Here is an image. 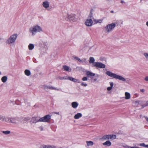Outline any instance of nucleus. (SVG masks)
Wrapping results in <instances>:
<instances>
[{
	"mask_svg": "<svg viewBox=\"0 0 148 148\" xmlns=\"http://www.w3.org/2000/svg\"><path fill=\"white\" fill-rule=\"evenodd\" d=\"M42 31V27L38 25H36L30 27L29 32L33 36L36 34L37 32H40Z\"/></svg>",
	"mask_w": 148,
	"mask_h": 148,
	"instance_id": "obj_1",
	"label": "nucleus"
},
{
	"mask_svg": "<svg viewBox=\"0 0 148 148\" xmlns=\"http://www.w3.org/2000/svg\"><path fill=\"white\" fill-rule=\"evenodd\" d=\"M106 74L110 77H113L114 78L123 81H126L125 79L122 76L116 75V74L113 73L110 71H107L106 72Z\"/></svg>",
	"mask_w": 148,
	"mask_h": 148,
	"instance_id": "obj_2",
	"label": "nucleus"
},
{
	"mask_svg": "<svg viewBox=\"0 0 148 148\" xmlns=\"http://www.w3.org/2000/svg\"><path fill=\"white\" fill-rule=\"evenodd\" d=\"M17 37L16 34H14L10 36L6 41V43L8 44L11 45L14 44Z\"/></svg>",
	"mask_w": 148,
	"mask_h": 148,
	"instance_id": "obj_3",
	"label": "nucleus"
},
{
	"mask_svg": "<svg viewBox=\"0 0 148 148\" xmlns=\"http://www.w3.org/2000/svg\"><path fill=\"white\" fill-rule=\"evenodd\" d=\"M116 26V24L112 23L108 24L105 27V32L107 33H109Z\"/></svg>",
	"mask_w": 148,
	"mask_h": 148,
	"instance_id": "obj_4",
	"label": "nucleus"
},
{
	"mask_svg": "<svg viewBox=\"0 0 148 148\" xmlns=\"http://www.w3.org/2000/svg\"><path fill=\"white\" fill-rule=\"evenodd\" d=\"M7 121H8V123L16 124L19 121V119L17 117H8L7 118Z\"/></svg>",
	"mask_w": 148,
	"mask_h": 148,
	"instance_id": "obj_5",
	"label": "nucleus"
},
{
	"mask_svg": "<svg viewBox=\"0 0 148 148\" xmlns=\"http://www.w3.org/2000/svg\"><path fill=\"white\" fill-rule=\"evenodd\" d=\"M51 118V117L50 115H47L40 119L39 121L40 122H48L50 121Z\"/></svg>",
	"mask_w": 148,
	"mask_h": 148,
	"instance_id": "obj_6",
	"label": "nucleus"
},
{
	"mask_svg": "<svg viewBox=\"0 0 148 148\" xmlns=\"http://www.w3.org/2000/svg\"><path fill=\"white\" fill-rule=\"evenodd\" d=\"M93 66L97 68H104L106 67L105 64L99 62H95L93 63Z\"/></svg>",
	"mask_w": 148,
	"mask_h": 148,
	"instance_id": "obj_7",
	"label": "nucleus"
},
{
	"mask_svg": "<svg viewBox=\"0 0 148 148\" xmlns=\"http://www.w3.org/2000/svg\"><path fill=\"white\" fill-rule=\"evenodd\" d=\"M67 18L70 21H77V18L74 14L68 15Z\"/></svg>",
	"mask_w": 148,
	"mask_h": 148,
	"instance_id": "obj_8",
	"label": "nucleus"
},
{
	"mask_svg": "<svg viewBox=\"0 0 148 148\" xmlns=\"http://www.w3.org/2000/svg\"><path fill=\"white\" fill-rule=\"evenodd\" d=\"M73 58L74 59L78 60L82 63H87V60L86 58H84L82 59V60H81L77 56H73Z\"/></svg>",
	"mask_w": 148,
	"mask_h": 148,
	"instance_id": "obj_9",
	"label": "nucleus"
},
{
	"mask_svg": "<svg viewBox=\"0 0 148 148\" xmlns=\"http://www.w3.org/2000/svg\"><path fill=\"white\" fill-rule=\"evenodd\" d=\"M43 88L45 89H50V90H59V89H57L56 88L53 87L51 86H48L45 85L43 86Z\"/></svg>",
	"mask_w": 148,
	"mask_h": 148,
	"instance_id": "obj_10",
	"label": "nucleus"
},
{
	"mask_svg": "<svg viewBox=\"0 0 148 148\" xmlns=\"http://www.w3.org/2000/svg\"><path fill=\"white\" fill-rule=\"evenodd\" d=\"M93 21L92 20L90 19L86 20L85 22V25L88 26H92V24Z\"/></svg>",
	"mask_w": 148,
	"mask_h": 148,
	"instance_id": "obj_11",
	"label": "nucleus"
},
{
	"mask_svg": "<svg viewBox=\"0 0 148 148\" xmlns=\"http://www.w3.org/2000/svg\"><path fill=\"white\" fill-rule=\"evenodd\" d=\"M68 79L71 81L74 82H76L77 83H80V82L79 80L78 79L73 78L72 77H68Z\"/></svg>",
	"mask_w": 148,
	"mask_h": 148,
	"instance_id": "obj_12",
	"label": "nucleus"
},
{
	"mask_svg": "<svg viewBox=\"0 0 148 148\" xmlns=\"http://www.w3.org/2000/svg\"><path fill=\"white\" fill-rule=\"evenodd\" d=\"M86 75L88 77H91L92 76H95V73H92V72L89 71H87L86 72Z\"/></svg>",
	"mask_w": 148,
	"mask_h": 148,
	"instance_id": "obj_13",
	"label": "nucleus"
},
{
	"mask_svg": "<svg viewBox=\"0 0 148 148\" xmlns=\"http://www.w3.org/2000/svg\"><path fill=\"white\" fill-rule=\"evenodd\" d=\"M108 139H109L108 135H105L99 139L100 140L102 141H104Z\"/></svg>",
	"mask_w": 148,
	"mask_h": 148,
	"instance_id": "obj_14",
	"label": "nucleus"
},
{
	"mask_svg": "<svg viewBox=\"0 0 148 148\" xmlns=\"http://www.w3.org/2000/svg\"><path fill=\"white\" fill-rule=\"evenodd\" d=\"M42 5L44 8H47L49 6V2L47 1H45L43 2Z\"/></svg>",
	"mask_w": 148,
	"mask_h": 148,
	"instance_id": "obj_15",
	"label": "nucleus"
},
{
	"mask_svg": "<svg viewBox=\"0 0 148 148\" xmlns=\"http://www.w3.org/2000/svg\"><path fill=\"white\" fill-rule=\"evenodd\" d=\"M86 142L87 145L86 146V147H88L89 146H92L94 144L93 142L91 141H86Z\"/></svg>",
	"mask_w": 148,
	"mask_h": 148,
	"instance_id": "obj_16",
	"label": "nucleus"
},
{
	"mask_svg": "<svg viewBox=\"0 0 148 148\" xmlns=\"http://www.w3.org/2000/svg\"><path fill=\"white\" fill-rule=\"evenodd\" d=\"M103 145L107 146H110L111 145V143L109 140H107L103 143Z\"/></svg>",
	"mask_w": 148,
	"mask_h": 148,
	"instance_id": "obj_17",
	"label": "nucleus"
},
{
	"mask_svg": "<svg viewBox=\"0 0 148 148\" xmlns=\"http://www.w3.org/2000/svg\"><path fill=\"white\" fill-rule=\"evenodd\" d=\"M82 116V114L81 113H77V114H75L74 117L75 119H78L80 118Z\"/></svg>",
	"mask_w": 148,
	"mask_h": 148,
	"instance_id": "obj_18",
	"label": "nucleus"
},
{
	"mask_svg": "<svg viewBox=\"0 0 148 148\" xmlns=\"http://www.w3.org/2000/svg\"><path fill=\"white\" fill-rule=\"evenodd\" d=\"M72 107L73 108H76L78 105V103L76 102H73L71 104Z\"/></svg>",
	"mask_w": 148,
	"mask_h": 148,
	"instance_id": "obj_19",
	"label": "nucleus"
},
{
	"mask_svg": "<svg viewBox=\"0 0 148 148\" xmlns=\"http://www.w3.org/2000/svg\"><path fill=\"white\" fill-rule=\"evenodd\" d=\"M125 99H129L130 98V94L128 92H125Z\"/></svg>",
	"mask_w": 148,
	"mask_h": 148,
	"instance_id": "obj_20",
	"label": "nucleus"
},
{
	"mask_svg": "<svg viewBox=\"0 0 148 148\" xmlns=\"http://www.w3.org/2000/svg\"><path fill=\"white\" fill-rule=\"evenodd\" d=\"M0 120L2 121H5L6 122H8L7 121V118H6L5 116L0 115Z\"/></svg>",
	"mask_w": 148,
	"mask_h": 148,
	"instance_id": "obj_21",
	"label": "nucleus"
},
{
	"mask_svg": "<svg viewBox=\"0 0 148 148\" xmlns=\"http://www.w3.org/2000/svg\"><path fill=\"white\" fill-rule=\"evenodd\" d=\"M63 69L64 71H71V69H69V67L66 65H64L63 66Z\"/></svg>",
	"mask_w": 148,
	"mask_h": 148,
	"instance_id": "obj_22",
	"label": "nucleus"
},
{
	"mask_svg": "<svg viewBox=\"0 0 148 148\" xmlns=\"http://www.w3.org/2000/svg\"><path fill=\"white\" fill-rule=\"evenodd\" d=\"M95 60L94 58L92 57H90L89 58V62L90 64H92V65L93 66V63H95L94 62Z\"/></svg>",
	"mask_w": 148,
	"mask_h": 148,
	"instance_id": "obj_23",
	"label": "nucleus"
},
{
	"mask_svg": "<svg viewBox=\"0 0 148 148\" xmlns=\"http://www.w3.org/2000/svg\"><path fill=\"white\" fill-rule=\"evenodd\" d=\"M116 136L114 135H108L109 139L114 140L116 138Z\"/></svg>",
	"mask_w": 148,
	"mask_h": 148,
	"instance_id": "obj_24",
	"label": "nucleus"
},
{
	"mask_svg": "<svg viewBox=\"0 0 148 148\" xmlns=\"http://www.w3.org/2000/svg\"><path fill=\"white\" fill-rule=\"evenodd\" d=\"M25 74L27 76H29L31 74V72L28 69H26L24 71Z\"/></svg>",
	"mask_w": 148,
	"mask_h": 148,
	"instance_id": "obj_25",
	"label": "nucleus"
},
{
	"mask_svg": "<svg viewBox=\"0 0 148 148\" xmlns=\"http://www.w3.org/2000/svg\"><path fill=\"white\" fill-rule=\"evenodd\" d=\"M7 79H8V78L7 76H4L3 77H2V78L1 79V81L5 83L6 82V81H7Z\"/></svg>",
	"mask_w": 148,
	"mask_h": 148,
	"instance_id": "obj_26",
	"label": "nucleus"
},
{
	"mask_svg": "<svg viewBox=\"0 0 148 148\" xmlns=\"http://www.w3.org/2000/svg\"><path fill=\"white\" fill-rule=\"evenodd\" d=\"M141 106H142V108L148 106V101L145 102V104L141 105Z\"/></svg>",
	"mask_w": 148,
	"mask_h": 148,
	"instance_id": "obj_27",
	"label": "nucleus"
},
{
	"mask_svg": "<svg viewBox=\"0 0 148 148\" xmlns=\"http://www.w3.org/2000/svg\"><path fill=\"white\" fill-rule=\"evenodd\" d=\"M34 46L33 44H30L28 46V48L29 50H32L34 48Z\"/></svg>",
	"mask_w": 148,
	"mask_h": 148,
	"instance_id": "obj_28",
	"label": "nucleus"
},
{
	"mask_svg": "<svg viewBox=\"0 0 148 148\" xmlns=\"http://www.w3.org/2000/svg\"><path fill=\"white\" fill-rule=\"evenodd\" d=\"M2 132L5 135H8L10 133V132L9 130H7L6 131H3Z\"/></svg>",
	"mask_w": 148,
	"mask_h": 148,
	"instance_id": "obj_29",
	"label": "nucleus"
},
{
	"mask_svg": "<svg viewBox=\"0 0 148 148\" xmlns=\"http://www.w3.org/2000/svg\"><path fill=\"white\" fill-rule=\"evenodd\" d=\"M143 55L146 60H148V53H144Z\"/></svg>",
	"mask_w": 148,
	"mask_h": 148,
	"instance_id": "obj_30",
	"label": "nucleus"
},
{
	"mask_svg": "<svg viewBox=\"0 0 148 148\" xmlns=\"http://www.w3.org/2000/svg\"><path fill=\"white\" fill-rule=\"evenodd\" d=\"M33 123H36L37 122H39V119H36L33 118L32 119Z\"/></svg>",
	"mask_w": 148,
	"mask_h": 148,
	"instance_id": "obj_31",
	"label": "nucleus"
},
{
	"mask_svg": "<svg viewBox=\"0 0 148 148\" xmlns=\"http://www.w3.org/2000/svg\"><path fill=\"white\" fill-rule=\"evenodd\" d=\"M81 85L82 86H87V84L86 83H84V82H83L81 83Z\"/></svg>",
	"mask_w": 148,
	"mask_h": 148,
	"instance_id": "obj_32",
	"label": "nucleus"
},
{
	"mask_svg": "<svg viewBox=\"0 0 148 148\" xmlns=\"http://www.w3.org/2000/svg\"><path fill=\"white\" fill-rule=\"evenodd\" d=\"M82 80L83 81H87L88 80V78L86 77H84L82 78Z\"/></svg>",
	"mask_w": 148,
	"mask_h": 148,
	"instance_id": "obj_33",
	"label": "nucleus"
},
{
	"mask_svg": "<svg viewBox=\"0 0 148 148\" xmlns=\"http://www.w3.org/2000/svg\"><path fill=\"white\" fill-rule=\"evenodd\" d=\"M139 145H140V146H141L146 147V145H145V144H144V143L140 144Z\"/></svg>",
	"mask_w": 148,
	"mask_h": 148,
	"instance_id": "obj_34",
	"label": "nucleus"
},
{
	"mask_svg": "<svg viewBox=\"0 0 148 148\" xmlns=\"http://www.w3.org/2000/svg\"><path fill=\"white\" fill-rule=\"evenodd\" d=\"M25 121H27L30 119V118L29 117L27 118H24V119Z\"/></svg>",
	"mask_w": 148,
	"mask_h": 148,
	"instance_id": "obj_35",
	"label": "nucleus"
},
{
	"mask_svg": "<svg viewBox=\"0 0 148 148\" xmlns=\"http://www.w3.org/2000/svg\"><path fill=\"white\" fill-rule=\"evenodd\" d=\"M102 20L101 19H99L97 20L96 21V23H101L102 22Z\"/></svg>",
	"mask_w": 148,
	"mask_h": 148,
	"instance_id": "obj_36",
	"label": "nucleus"
},
{
	"mask_svg": "<svg viewBox=\"0 0 148 148\" xmlns=\"http://www.w3.org/2000/svg\"><path fill=\"white\" fill-rule=\"evenodd\" d=\"M110 87H111L112 88L113 86V85H114V84H113V82H110Z\"/></svg>",
	"mask_w": 148,
	"mask_h": 148,
	"instance_id": "obj_37",
	"label": "nucleus"
},
{
	"mask_svg": "<svg viewBox=\"0 0 148 148\" xmlns=\"http://www.w3.org/2000/svg\"><path fill=\"white\" fill-rule=\"evenodd\" d=\"M112 88L111 87H108L107 88V90L108 91H110L112 90Z\"/></svg>",
	"mask_w": 148,
	"mask_h": 148,
	"instance_id": "obj_38",
	"label": "nucleus"
},
{
	"mask_svg": "<svg viewBox=\"0 0 148 148\" xmlns=\"http://www.w3.org/2000/svg\"><path fill=\"white\" fill-rule=\"evenodd\" d=\"M39 128L40 129V131H42L43 130V127L42 126H41L40 127H39Z\"/></svg>",
	"mask_w": 148,
	"mask_h": 148,
	"instance_id": "obj_39",
	"label": "nucleus"
},
{
	"mask_svg": "<svg viewBox=\"0 0 148 148\" xmlns=\"http://www.w3.org/2000/svg\"><path fill=\"white\" fill-rule=\"evenodd\" d=\"M145 81L148 82V76L146 77L145 78Z\"/></svg>",
	"mask_w": 148,
	"mask_h": 148,
	"instance_id": "obj_40",
	"label": "nucleus"
},
{
	"mask_svg": "<svg viewBox=\"0 0 148 148\" xmlns=\"http://www.w3.org/2000/svg\"><path fill=\"white\" fill-rule=\"evenodd\" d=\"M140 92H144L145 91V89H140Z\"/></svg>",
	"mask_w": 148,
	"mask_h": 148,
	"instance_id": "obj_41",
	"label": "nucleus"
},
{
	"mask_svg": "<svg viewBox=\"0 0 148 148\" xmlns=\"http://www.w3.org/2000/svg\"><path fill=\"white\" fill-rule=\"evenodd\" d=\"M135 103L137 105L139 104V101H135Z\"/></svg>",
	"mask_w": 148,
	"mask_h": 148,
	"instance_id": "obj_42",
	"label": "nucleus"
},
{
	"mask_svg": "<svg viewBox=\"0 0 148 148\" xmlns=\"http://www.w3.org/2000/svg\"><path fill=\"white\" fill-rule=\"evenodd\" d=\"M145 118L146 119V121L148 122V117H145Z\"/></svg>",
	"mask_w": 148,
	"mask_h": 148,
	"instance_id": "obj_43",
	"label": "nucleus"
},
{
	"mask_svg": "<svg viewBox=\"0 0 148 148\" xmlns=\"http://www.w3.org/2000/svg\"><path fill=\"white\" fill-rule=\"evenodd\" d=\"M59 78L60 79H63V78H64L63 77H59Z\"/></svg>",
	"mask_w": 148,
	"mask_h": 148,
	"instance_id": "obj_44",
	"label": "nucleus"
},
{
	"mask_svg": "<svg viewBox=\"0 0 148 148\" xmlns=\"http://www.w3.org/2000/svg\"><path fill=\"white\" fill-rule=\"evenodd\" d=\"M54 113L58 115L59 114V112H55Z\"/></svg>",
	"mask_w": 148,
	"mask_h": 148,
	"instance_id": "obj_45",
	"label": "nucleus"
},
{
	"mask_svg": "<svg viewBox=\"0 0 148 148\" xmlns=\"http://www.w3.org/2000/svg\"><path fill=\"white\" fill-rule=\"evenodd\" d=\"M42 148H46V145L43 146Z\"/></svg>",
	"mask_w": 148,
	"mask_h": 148,
	"instance_id": "obj_46",
	"label": "nucleus"
},
{
	"mask_svg": "<svg viewBox=\"0 0 148 148\" xmlns=\"http://www.w3.org/2000/svg\"><path fill=\"white\" fill-rule=\"evenodd\" d=\"M93 80L94 82H96L97 80V79L96 78H95Z\"/></svg>",
	"mask_w": 148,
	"mask_h": 148,
	"instance_id": "obj_47",
	"label": "nucleus"
},
{
	"mask_svg": "<svg viewBox=\"0 0 148 148\" xmlns=\"http://www.w3.org/2000/svg\"><path fill=\"white\" fill-rule=\"evenodd\" d=\"M121 3H124V1H123V0H121Z\"/></svg>",
	"mask_w": 148,
	"mask_h": 148,
	"instance_id": "obj_48",
	"label": "nucleus"
},
{
	"mask_svg": "<svg viewBox=\"0 0 148 148\" xmlns=\"http://www.w3.org/2000/svg\"><path fill=\"white\" fill-rule=\"evenodd\" d=\"M146 25L148 27V21L146 22Z\"/></svg>",
	"mask_w": 148,
	"mask_h": 148,
	"instance_id": "obj_49",
	"label": "nucleus"
},
{
	"mask_svg": "<svg viewBox=\"0 0 148 148\" xmlns=\"http://www.w3.org/2000/svg\"><path fill=\"white\" fill-rule=\"evenodd\" d=\"M131 148H136V147H130Z\"/></svg>",
	"mask_w": 148,
	"mask_h": 148,
	"instance_id": "obj_50",
	"label": "nucleus"
},
{
	"mask_svg": "<svg viewBox=\"0 0 148 148\" xmlns=\"http://www.w3.org/2000/svg\"><path fill=\"white\" fill-rule=\"evenodd\" d=\"M110 12L112 13H113L114 12V11L112 10H111V11H110Z\"/></svg>",
	"mask_w": 148,
	"mask_h": 148,
	"instance_id": "obj_51",
	"label": "nucleus"
},
{
	"mask_svg": "<svg viewBox=\"0 0 148 148\" xmlns=\"http://www.w3.org/2000/svg\"><path fill=\"white\" fill-rule=\"evenodd\" d=\"M146 147L148 148V144L147 145H146Z\"/></svg>",
	"mask_w": 148,
	"mask_h": 148,
	"instance_id": "obj_52",
	"label": "nucleus"
},
{
	"mask_svg": "<svg viewBox=\"0 0 148 148\" xmlns=\"http://www.w3.org/2000/svg\"><path fill=\"white\" fill-rule=\"evenodd\" d=\"M90 14H90V16H92V14L91 13V12H90Z\"/></svg>",
	"mask_w": 148,
	"mask_h": 148,
	"instance_id": "obj_53",
	"label": "nucleus"
},
{
	"mask_svg": "<svg viewBox=\"0 0 148 148\" xmlns=\"http://www.w3.org/2000/svg\"><path fill=\"white\" fill-rule=\"evenodd\" d=\"M99 76V75H97L96 76V77H98Z\"/></svg>",
	"mask_w": 148,
	"mask_h": 148,
	"instance_id": "obj_54",
	"label": "nucleus"
},
{
	"mask_svg": "<svg viewBox=\"0 0 148 148\" xmlns=\"http://www.w3.org/2000/svg\"><path fill=\"white\" fill-rule=\"evenodd\" d=\"M2 39L1 38H0V40Z\"/></svg>",
	"mask_w": 148,
	"mask_h": 148,
	"instance_id": "obj_55",
	"label": "nucleus"
},
{
	"mask_svg": "<svg viewBox=\"0 0 148 148\" xmlns=\"http://www.w3.org/2000/svg\"><path fill=\"white\" fill-rule=\"evenodd\" d=\"M1 74V72L0 71V75Z\"/></svg>",
	"mask_w": 148,
	"mask_h": 148,
	"instance_id": "obj_56",
	"label": "nucleus"
}]
</instances>
